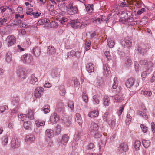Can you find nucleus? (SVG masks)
<instances>
[{
  "mask_svg": "<svg viewBox=\"0 0 155 155\" xmlns=\"http://www.w3.org/2000/svg\"><path fill=\"white\" fill-rule=\"evenodd\" d=\"M26 69L22 67L18 68L17 71L18 76L21 80H23L27 77V74Z\"/></svg>",
  "mask_w": 155,
  "mask_h": 155,
  "instance_id": "obj_1",
  "label": "nucleus"
},
{
  "mask_svg": "<svg viewBox=\"0 0 155 155\" xmlns=\"http://www.w3.org/2000/svg\"><path fill=\"white\" fill-rule=\"evenodd\" d=\"M21 141L20 138L16 137H14L12 139L11 142V147L13 149H15L19 147Z\"/></svg>",
  "mask_w": 155,
  "mask_h": 155,
  "instance_id": "obj_2",
  "label": "nucleus"
},
{
  "mask_svg": "<svg viewBox=\"0 0 155 155\" xmlns=\"http://www.w3.org/2000/svg\"><path fill=\"white\" fill-rule=\"evenodd\" d=\"M66 8H67L68 11L72 15L76 14L78 11L77 6H73V2L72 1L69 2Z\"/></svg>",
  "mask_w": 155,
  "mask_h": 155,
  "instance_id": "obj_3",
  "label": "nucleus"
},
{
  "mask_svg": "<svg viewBox=\"0 0 155 155\" xmlns=\"http://www.w3.org/2000/svg\"><path fill=\"white\" fill-rule=\"evenodd\" d=\"M16 38L15 37L12 35L8 36L5 40V43L8 47L13 45L16 42Z\"/></svg>",
  "mask_w": 155,
  "mask_h": 155,
  "instance_id": "obj_4",
  "label": "nucleus"
},
{
  "mask_svg": "<svg viewBox=\"0 0 155 155\" xmlns=\"http://www.w3.org/2000/svg\"><path fill=\"white\" fill-rule=\"evenodd\" d=\"M149 48L150 47L147 44H142L138 46L137 50L141 54L144 55Z\"/></svg>",
  "mask_w": 155,
  "mask_h": 155,
  "instance_id": "obj_5",
  "label": "nucleus"
},
{
  "mask_svg": "<svg viewBox=\"0 0 155 155\" xmlns=\"http://www.w3.org/2000/svg\"><path fill=\"white\" fill-rule=\"evenodd\" d=\"M33 58L30 54H25L21 57V61L26 64H30Z\"/></svg>",
  "mask_w": 155,
  "mask_h": 155,
  "instance_id": "obj_6",
  "label": "nucleus"
},
{
  "mask_svg": "<svg viewBox=\"0 0 155 155\" xmlns=\"http://www.w3.org/2000/svg\"><path fill=\"white\" fill-rule=\"evenodd\" d=\"M50 22V24H48L46 26L47 27H51V25H54V24H56V22L55 21H52V22H50V20L49 19L44 18L39 20L37 23V25L39 26L43 25L45 23H47Z\"/></svg>",
  "mask_w": 155,
  "mask_h": 155,
  "instance_id": "obj_7",
  "label": "nucleus"
},
{
  "mask_svg": "<svg viewBox=\"0 0 155 155\" xmlns=\"http://www.w3.org/2000/svg\"><path fill=\"white\" fill-rule=\"evenodd\" d=\"M139 63L141 65H144L147 69L151 68L153 65L152 62L149 60H141L139 61Z\"/></svg>",
  "mask_w": 155,
  "mask_h": 155,
  "instance_id": "obj_8",
  "label": "nucleus"
},
{
  "mask_svg": "<svg viewBox=\"0 0 155 155\" xmlns=\"http://www.w3.org/2000/svg\"><path fill=\"white\" fill-rule=\"evenodd\" d=\"M44 92V88L42 87H38L35 89L34 92V96L36 98H40Z\"/></svg>",
  "mask_w": 155,
  "mask_h": 155,
  "instance_id": "obj_9",
  "label": "nucleus"
},
{
  "mask_svg": "<svg viewBox=\"0 0 155 155\" xmlns=\"http://www.w3.org/2000/svg\"><path fill=\"white\" fill-rule=\"evenodd\" d=\"M112 97L117 102H121L124 99L123 94L121 93H119L114 96H112Z\"/></svg>",
  "mask_w": 155,
  "mask_h": 155,
  "instance_id": "obj_10",
  "label": "nucleus"
},
{
  "mask_svg": "<svg viewBox=\"0 0 155 155\" xmlns=\"http://www.w3.org/2000/svg\"><path fill=\"white\" fill-rule=\"evenodd\" d=\"M103 74L106 77L109 76L110 73L111 71L108 65L107 64H106L103 65Z\"/></svg>",
  "mask_w": 155,
  "mask_h": 155,
  "instance_id": "obj_11",
  "label": "nucleus"
},
{
  "mask_svg": "<svg viewBox=\"0 0 155 155\" xmlns=\"http://www.w3.org/2000/svg\"><path fill=\"white\" fill-rule=\"evenodd\" d=\"M61 120H63L64 124L66 126H69L71 123V118L68 116L63 117L61 118Z\"/></svg>",
  "mask_w": 155,
  "mask_h": 155,
  "instance_id": "obj_12",
  "label": "nucleus"
},
{
  "mask_svg": "<svg viewBox=\"0 0 155 155\" xmlns=\"http://www.w3.org/2000/svg\"><path fill=\"white\" fill-rule=\"evenodd\" d=\"M59 120L58 116L57 115V114L54 113L51 114L50 118V122L53 124L56 123Z\"/></svg>",
  "mask_w": 155,
  "mask_h": 155,
  "instance_id": "obj_13",
  "label": "nucleus"
},
{
  "mask_svg": "<svg viewBox=\"0 0 155 155\" xmlns=\"http://www.w3.org/2000/svg\"><path fill=\"white\" fill-rule=\"evenodd\" d=\"M98 125L94 122H92L91 124L90 130L91 133L96 132L99 129Z\"/></svg>",
  "mask_w": 155,
  "mask_h": 155,
  "instance_id": "obj_14",
  "label": "nucleus"
},
{
  "mask_svg": "<svg viewBox=\"0 0 155 155\" xmlns=\"http://www.w3.org/2000/svg\"><path fill=\"white\" fill-rule=\"evenodd\" d=\"M128 148L127 145L125 143H123L120 144L118 150L120 153L126 152L128 150Z\"/></svg>",
  "mask_w": 155,
  "mask_h": 155,
  "instance_id": "obj_15",
  "label": "nucleus"
},
{
  "mask_svg": "<svg viewBox=\"0 0 155 155\" xmlns=\"http://www.w3.org/2000/svg\"><path fill=\"white\" fill-rule=\"evenodd\" d=\"M135 81V79L134 78H130L128 79L125 82L126 86L127 88H130L133 85Z\"/></svg>",
  "mask_w": 155,
  "mask_h": 155,
  "instance_id": "obj_16",
  "label": "nucleus"
},
{
  "mask_svg": "<svg viewBox=\"0 0 155 155\" xmlns=\"http://www.w3.org/2000/svg\"><path fill=\"white\" fill-rule=\"evenodd\" d=\"M86 68L89 73H92L94 71V65L91 63H89L86 64Z\"/></svg>",
  "mask_w": 155,
  "mask_h": 155,
  "instance_id": "obj_17",
  "label": "nucleus"
},
{
  "mask_svg": "<svg viewBox=\"0 0 155 155\" xmlns=\"http://www.w3.org/2000/svg\"><path fill=\"white\" fill-rule=\"evenodd\" d=\"M108 124L109 126L111 127H113L114 126L116 123V118L115 116H112L110 118L109 120L107 121Z\"/></svg>",
  "mask_w": 155,
  "mask_h": 155,
  "instance_id": "obj_18",
  "label": "nucleus"
},
{
  "mask_svg": "<svg viewBox=\"0 0 155 155\" xmlns=\"http://www.w3.org/2000/svg\"><path fill=\"white\" fill-rule=\"evenodd\" d=\"M121 44L124 48L125 47H131L132 45V42L128 40H121Z\"/></svg>",
  "mask_w": 155,
  "mask_h": 155,
  "instance_id": "obj_19",
  "label": "nucleus"
},
{
  "mask_svg": "<svg viewBox=\"0 0 155 155\" xmlns=\"http://www.w3.org/2000/svg\"><path fill=\"white\" fill-rule=\"evenodd\" d=\"M56 53V49L54 46H50L48 47L47 53L49 55H53Z\"/></svg>",
  "mask_w": 155,
  "mask_h": 155,
  "instance_id": "obj_20",
  "label": "nucleus"
},
{
  "mask_svg": "<svg viewBox=\"0 0 155 155\" xmlns=\"http://www.w3.org/2000/svg\"><path fill=\"white\" fill-rule=\"evenodd\" d=\"M103 15H100L99 17L96 18L94 17L91 19V21L94 23H96L97 24H101L103 18Z\"/></svg>",
  "mask_w": 155,
  "mask_h": 155,
  "instance_id": "obj_21",
  "label": "nucleus"
},
{
  "mask_svg": "<svg viewBox=\"0 0 155 155\" xmlns=\"http://www.w3.org/2000/svg\"><path fill=\"white\" fill-rule=\"evenodd\" d=\"M30 83L32 84H35L36 82L38 81V79L36 75L33 74L30 77Z\"/></svg>",
  "mask_w": 155,
  "mask_h": 155,
  "instance_id": "obj_22",
  "label": "nucleus"
},
{
  "mask_svg": "<svg viewBox=\"0 0 155 155\" xmlns=\"http://www.w3.org/2000/svg\"><path fill=\"white\" fill-rule=\"evenodd\" d=\"M32 53L36 57H38L41 54V50L39 47H35L33 48Z\"/></svg>",
  "mask_w": 155,
  "mask_h": 155,
  "instance_id": "obj_23",
  "label": "nucleus"
},
{
  "mask_svg": "<svg viewBox=\"0 0 155 155\" xmlns=\"http://www.w3.org/2000/svg\"><path fill=\"white\" fill-rule=\"evenodd\" d=\"M69 137L67 135H64L62 137L61 141V143L64 146H66L69 140Z\"/></svg>",
  "mask_w": 155,
  "mask_h": 155,
  "instance_id": "obj_24",
  "label": "nucleus"
},
{
  "mask_svg": "<svg viewBox=\"0 0 155 155\" xmlns=\"http://www.w3.org/2000/svg\"><path fill=\"white\" fill-rule=\"evenodd\" d=\"M71 26L74 28H77L79 27L81 23L77 20H72L70 22Z\"/></svg>",
  "mask_w": 155,
  "mask_h": 155,
  "instance_id": "obj_25",
  "label": "nucleus"
},
{
  "mask_svg": "<svg viewBox=\"0 0 155 155\" xmlns=\"http://www.w3.org/2000/svg\"><path fill=\"white\" fill-rule=\"evenodd\" d=\"M99 114L98 110H96L89 112L88 116L91 118H94L97 117Z\"/></svg>",
  "mask_w": 155,
  "mask_h": 155,
  "instance_id": "obj_26",
  "label": "nucleus"
},
{
  "mask_svg": "<svg viewBox=\"0 0 155 155\" xmlns=\"http://www.w3.org/2000/svg\"><path fill=\"white\" fill-rule=\"evenodd\" d=\"M110 99L107 96H104L103 98V104L105 106H108L110 104Z\"/></svg>",
  "mask_w": 155,
  "mask_h": 155,
  "instance_id": "obj_27",
  "label": "nucleus"
},
{
  "mask_svg": "<svg viewBox=\"0 0 155 155\" xmlns=\"http://www.w3.org/2000/svg\"><path fill=\"white\" fill-rule=\"evenodd\" d=\"M76 118L75 121L78 123L79 125L81 126L82 123V118L80 114L77 113L76 114Z\"/></svg>",
  "mask_w": 155,
  "mask_h": 155,
  "instance_id": "obj_28",
  "label": "nucleus"
},
{
  "mask_svg": "<svg viewBox=\"0 0 155 155\" xmlns=\"http://www.w3.org/2000/svg\"><path fill=\"white\" fill-rule=\"evenodd\" d=\"M8 137L7 135H4L1 138L2 144V145H6L8 142Z\"/></svg>",
  "mask_w": 155,
  "mask_h": 155,
  "instance_id": "obj_29",
  "label": "nucleus"
},
{
  "mask_svg": "<svg viewBox=\"0 0 155 155\" xmlns=\"http://www.w3.org/2000/svg\"><path fill=\"white\" fill-rule=\"evenodd\" d=\"M35 139V137L33 135H30L26 136L25 137V141L28 142H31L34 141Z\"/></svg>",
  "mask_w": 155,
  "mask_h": 155,
  "instance_id": "obj_30",
  "label": "nucleus"
},
{
  "mask_svg": "<svg viewBox=\"0 0 155 155\" xmlns=\"http://www.w3.org/2000/svg\"><path fill=\"white\" fill-rule=\"evenodd\" d=\"M132 64L131 60L129 57H127L125 59V66L127 67L130 66Z\"/></svg>",
  "mask_w": 155,
  "mask_h": 155,
  "instance_id": "obj_31",
  "label": "nucleus"
},
{
  "mask_svg": "<svg viewBox=\"0 0 155 155\" xmlns=\"http://www.w3.org/2000/svg\"><path fill=\"white\" fill-rule=\"evenodd\" d=\"M45 135L46 136L49 138H51L53 137V131L51 129H47L45 131Z\"/></svg>",
  "mask_w": 155,
  "mask_h": 155,
  "instance_id": "obj_32",
  "label": "nucleus"
},
{
  "mask_svg": "<svg viewBox=\"0 0 155 155\" xmlns=\"http://www.w3.org/2000/svg\"><path fill=\"white\" fill-rule=\"evenodd\" d=\"M83 134V132L82 130L78 131L75 133L74 136V138L76 140H78L81 136Z\"/></svg>",
  "mask_w": 155,
  "mask_h": 155,
  "instance_id": "obj_33",
  "label": "nucleus"
},
{
  "mask_svg": "<svg viewBox=\"0 0 155 155\" xmlns=\"http://www.w3.org/2000/svg\"><path fill=\"white\" fill-rule=\"evenodd\" d=\"M26 116H27L28 118L31 120H33L34 119V116L33 110L31 109L28 110V113L26 114Z\"/></svg>",
  "mask_w": 155,
  "mask_h": 155,
  "instance_id": "obj_34",
  "label": "nucleus"
},
{
  "mask_svg": "<svg viewBox=\"0 0 155 155\" xmlns=\"http://www.w3.org/2000/svg\"><path fill=\"white\" fill-rule=\"evenodd\" d=\"M59 75L60 73L58 70H54L51 71V75L53 78L57 77Z\"/></svg>",
  "mask_w": 155,
  "mask_h": 155,
  "instance_id": "obj_35",
  "label": "nucleus"
},
{
  "mask_svg": "<svg viewBox=\"0 0 155 155\" xmlns=\"http://www.w3.org/2000/svg\"><path fill=\"white\" fill-rule=\"evenodd\" d=\"M137 114L139 116H141L142 117L147 120L148 119V116L147 114L143 113L140 110H138L137 112Z\"/></svg>",
  "mask_w": 155,
  "mask_h": 155,
  "instance_id": "obj_36",
  "label": "nucleus"
},
{
  "mask_svg": "<svg viewBox=\"0 0 155 155\" xmlns=\"http://www.w3.org/2000/svg\"><path fill=\"white\" fill-rule=\"evenodd\" d=\"M20 99L18 97H13L11 100V102L13 105H16L18 104L19 103Z\"/></svg>",
  "mask_w": 155,
  "mask_h": 155,
  "instance_id": "obj_37",
  "label": "nucleus"
},
{
  "mask_svg": "<svg viewBox=\"0 0 155 155\" xmlns=\"http://www.w3.org/2000/svg\"><path fill=\"white\" fill-rule=\"evenodd\" d=\"M68 55V56L69 57V55L73 57V56H76V57H78V56H79L80 54V52L79 51H77V52H76L74 51V50H71L69 53H68V55Z\"/></svg>",
  "mask_w": 155,
  "mask_h": 155,
  "instance_id": "obj_38",
  "label": "nucleus"
},
{
  "mask_svg": "<svg viewBox=\"0 0 155 155\" xmlns=\"http://www.w3.org/2000/svg\"><path fill=\"white\" fill-rule=\"evenodd\" d=\"M150 142L148 140H143L142 141V144L145 148L148 147L150 144Z\"/></svg>",
  "mask_w": 155,
  "mask_h": 155,
  "instance_id": "obj_39",
  "label": "nucleus"
},
{
  "mask_svg": "<svg viewBox=\"0 0 155 155\" xmlns=\"http://www.w3.org/2000/svg\"><path fill=\"white\" fill-rule=\"evenodd\" d=\"M107 44L110 48H113L114 45V42L113 40L110 38H109L107 40Z\"/></svg>",
  "mask_w": 155,
  "mask_h": 155,
  "instance_id": "obj_40",
  "label": "nucleus"
},
{
  "mask_svg": "<svg viewBox=\"0 0 155 155\" xmlns=\"http://www.w3.org/2000/svg\"><path fill=\"white\" fill-rule=\"evenodd\" d=\"M18 117L19 120L20 121H24V120H25L27 118V116L26 114H18Z\"/></svg>",
  "mask_w": 155,
  "mask_h": 155,
  "instance_id": "obj_41",
  "label": "nucleus"
},
{
  "mask_svg": "<svg viewBox=\"0 0 155 155\" xmlns=\"http://www.w3.org/2000/svg\"><path fill=\"white\" fill-rule=\"evenodd\" d=\"M31 123L30 121H27L24 123L23 124L24 128L27 130H29L30 128Z\"/></svg>",
  "mask_w": 155,
  "mask_h": 155,
  "instance_id": "obj_42",
  "label": "nucleus"
},
{
  "mask_svg": "<svg viewBox=\"0 0 155 155\" xmlns=\"http://www.w3.org/2000/svg\"><path fill=\"white\" fill-rule=\"evenodd\" d=\"M20 108V106L19 105V104L17 105L12 110V111L11 112L12 114L13 115L15 114L18 113Z\"/></svg>",
  "mask_w": 155,
  "mask_h": 155,
  "instance_id": "obj_43",
  "label": "nucleus"
},
{
  "mask_svg": "<svg viewBox=\"0 0 155 155\" xmlns=\"http://www.w3.org/2000/svg\"><path fill=\"white\" fill-rule=\"evenodd\" d=\"M141 94L146 96L147 97H149L152 95V93L150 91H147L142 90L141 91Z\"/></svg>",
  "mask_w": 155,
  "mask_h": 155,
  "instance_id": "obj_44",
  "label": "nucleus"
},
{
  "mask_svg": "<svg viewBox=\"0 0 155 155\" xmlns=\"http://www.w3.org/2000/svg\"><path fill=\"white\" fill-rule=\"evenodd\" d=\"M36 125L37 127L43 126L45 124V122L41 120H37L35 121Z\"/></svg>",
  "mask_w": 155,
  "mask_h": 155,
  "instance_id": "obj_45",
  "label": "nucleus"
},
{
  "mask_svg": "<svg viewBox=\"0 0 155 155\" xmlns=\"http://www.w3.org/2000/svg\"><path fill=\"white\" fill-rule=\"evenodd\" d=\"M141 145V143L140 141L136 140L134 143V147L136 150H139L140 146Z\"/></svg>",
  "mask_w": 155,
  "mask_h": 155,
  "instance_id": "obj_46",
  "label": "nucleus"
},
{
  "mask_svg": "<svg viewBox=\"0 0 155 155\" xmlns=\"http://www.w3.org/2000/svg\"><path fill=\"white\" fill-rule=\"evenodd\" d=\"M114 82L112 85V88L113 89L117 88L118 86V80L117 78L115 77L114 78Z\"/></svg>",
  "mask_w": 155,
  "mask_h": 155,
  "instance_id": "obj_47",
  "label": "nucleus"
},
{
  "mask_svg": "<svg viewBox=\"0 0 155 155\" xmlns=\"http://www.w3.org/2000/svg\"><path fill=\"white\" fill-rule=\"evenodd\" d=\"M85 8L86 11L88 12H92L93 9V5L92 4H87L85 5Z\"/></svg>",
  "mask_w": 155,
  "mask_h": 155,
  "instance_id": "obj_48",
  "label": "nucleus"
},
{
  "mask_svg": "<svg viewBox=\"0 0 155 155\" xmlns=\"http://www.w3.org/2000/svg\"><path fill=\"white\" fill-rule=\"evenodd\" d=\"M132 119V117L129 114H127L126 117L125 122L127 125H129L131 122Z\"/></svg>",
  "mask_w": 155,
  "mask_h": 155,
  "instance_id": "obj_49",
  "label": "nucleus"
},
{
  "mask_svg": "<svg viewBox=\"0 0 155 155\" xmlns=\"http://www.w3.org/2000/svg\"><path fill=\"white\" fill-rule=\"evenodd\" d=\"M93 102L95 104H98L99 103L100 101L97 96L94 95L93 96Z\"/></svg>",
  "mask_w": 155,
  "mask_h": 155,
  "instance_id": "obj_50",
  "label": "nucleus"
},
{
  "mask_svg": "<svg viewBox=\"0 0 155 155\" xmlns=\"http://www.w3.org/2000/svg\"><path fill=\"white\" fill-rule=\"evenodd\" d=\"M8 107L6 105H4L0 106V113H3L6 110H8Z\"/></svg>",
  "mask_w": 155,
  "mask_h": 155,
  "instance_id": "obj_51",
  "label": "nucleus"
},
{
  "mask_svg": "<svg viewBox=\"0 0 155 155\" xmlns=\"http://www.w3.org/2000/svg\"><path fill=\"white\" fill-rule=\"evenodd\" d=\"M6 60L8 63L10 62L12 60L11 55L10 53H8L6 54Z\"/></svg>",
  "mask_w": 155,
  "mask_h": 155,
  "instance_id": "obj_52",
  "label": "nucleus"
},
{
  "mask_svg": "<svg viewBox=\"0 0 155 155\" xmlns=\"http://www.w3.org/2000/svg\"><path fill=\"white\" fill-rule=\"evenodd\" d=\"M50 106L49 105H47L42 110L44 112V113L46 114L50 112Z\"/></svg>",
  "mask_w": 155,
  "mask_h": 155,
  "instance_id": "obj_53",
  "label": "nucleus"
},
{
  "mask_svg": "<svg viewBox=\"0 0 155 155\" xmlns=\"http://www.w3.org/2000/svg\"><path fill=\"white\" fill-rule=\"evenodd\" d=\"M68 106L71 110H73L74 108V104L73 101H69L68 103Z\"/></svg>",
  "mask_w": 155,
  "mask_h": 155,
  "instance_id": "obj_54",
  "label": "nucleus"
},
{
  "mask_svg": "<svg viewBox=\"0 0 155 155\" xmlns=\"http://www.w3.org/2000/svg\"><path fill=\"white\" fill-rule=\"evenodd\" d=\"M61 131V127L59 125H57L55 128V132L57 134H59Z\"/></svg>",
  "mask_w": 155,
  "mask_h": 155,
  "instance_id": "obj_55",
  "label": "nucleus"
},
{
  "mask_svg": "<svg viewBox=\"0 0 155 155\" xmlns=\"http://www.w3.org/2000/svg\"><path fill=\"white\" fill-rule=\"evenodd\" d=\"M91 42L90 41H87L85 43V49L86 51L88 50L90 48Z\"/></svg>",
  "mask_w": 155,
  "mask_h": 155,
  "instance_id": "obj_56",
  "label": "nucleus"
},
{
  "mask_svg": "<svg viewBox=\"0 0 155 155\" xmlns=\"http://www.w3.org/2000/svg\"><path fill=\"white\" fill-rule=\"evenodd\" d=\"M82 98L83 101L86 103L88 102V97L86 95H85V93L83 92V94L82 96Z\"/></svg>",
  "mask_w": 155,
  "mask_h": 155,
  "instance_id": "obj_57",
  "label": "nucleus"
},
{
  "mask_svg": "<svg viewBox=\"0 0 155 155\" xmlns=\"http://www.w3.org/2000/svg\"><path fill=\"white\" fill-rule=\"evenodd\" d=\"M140 127L142 130V131L144 133H145L147 131V127L146 126H144V124H141Z\"/></svg>",
  "mask_w": 155,
  "mask_h": 155,
  "instance_id": "obj_58",
  "label": "nucleus"
},
{
  "mask_svg": "<svg viewBox=\"0 0 155 155\" xmlns=\"http://www.w3.org/2000/svg\"><path fill=\"white\" fill-rule=\"evenodd\" d=\"M53 142L50 139L48 141V145L47 146V148L49 149L53 146Z\"/></svg>",
  "mask_w": 155,
  "mask_h": 155,
  "instance_id": "obj_59",
  "label": "nucleus"
},
{
  "mask_svg": "<svg viewBox=\"0 0 155 155\" xmlns=\"http://www.w3.org/2000/svg\"><path fill=\"white\" fill-rule=\"evenodd\" d=\"M124 105H122V106L120 107L119 108V110L118 113V114L119 116H120L121 115L124 109Z\"/></svg>",
  "mask_w": 155,
  "mask_h": 155,
  "instance_id": "obj_60",
  "label": "nucleus"
},
{
  "mask_svg": "<svg viewBox=\"0 0 155 155\" xmlns=\"http://www.w3.org/2000/svg\"><path fill=\"white\" fill-rule=\"evenodd\" d=\"M108 114V112H106L104 114L103 116V120L104 121L107 122Z\"/></svg>",
  "mask_w": 155,
  "mask_h": 155,
  "instance_id": "obj_61",
  "label": "nucleus"
},
{
  "mask_svg": "<svg viewBox=\"0 0 155 155\" xmlns=\"http://www.w3.org/2000/svg\"><path fill=\"white\" fill-rule=\"evenodd\" d=\"M68 20V18L65 17H63L60 20L61 23L62 24L64 23L67 21Z\"/></svg>",
  "mask_w": 155,
  "mask_h": 155,
  "instance_id": "obj_62",
  "label": "nucleus"
},
{
  "mask_svg": "<svg viewBox=\"0 0 155 155\" xmlns=\"http://www.w3.org/2000/svg\"><path fill=\"white\" fill-rule=\"evenodd\" d=\"M104 55L107 58V60L108 61L110 58V56L109 52L108 51H106L104 53Z\"/></svg>",
  "mask_w": 155,
  "mask_h": 155,
  "instance_id": "obj_63",
  "label": "nucleus"
},
{
  "mask_svg": "<svg viewBox=\"0 0 155 155\" xmlns=\"http://www.w3.org/2000/svg\"><path fill=\"white\" fill-rule=\"evenodd\" d=\"M74 87H79L80 85V83L77 79H75L74 80Z\"/></svg>",
  "mask_w": 155,
  "mask_h": 155,
  "instance_id": "obj_64",
  "label": "nucleus"
}]
</instances>
